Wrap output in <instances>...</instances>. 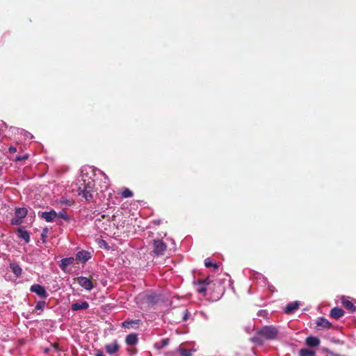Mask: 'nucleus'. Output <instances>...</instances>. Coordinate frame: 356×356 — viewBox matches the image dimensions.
<instances>
[{
	"instance_id": "f8f14e48",
	"label": "nucleus",
	"mask_w": 356,
	"mask_h": 356,
	"mask_svg": "<svg viewBox=\"0 0 356 356\" xmlns=\"http://www.w3.org/2000/svg\"><path fill=\"white\" fill-rule=\"evenodd\" d=\"M305 343L309 347H316L320 344V339L316 337H308Z\"/></svg>"
},
{
	"instance_id": "dca6fc26",
	"label": "nucleus",
	"mask_w": 356,
	"mask_h": 356,
	"mask_svg": "<svg viewBox=\"0 0 356 356\" xmlns=\"http://www.w3.org/2000/svg\"><path fill=\"white\" fill-rule=\"evenodd\" d=\"M125 341L127 344L130 346H134L138 342V337L137 335L135 334H130L127 336Z\"/></svg>"
},
{
	"instance_id": "a211bd4d",
	"label": "nucleus",
	"mask_w": 356,
	"mask_h": 356,
	"mask_svg": "<svg viewBox=\"0 0 356 356\" xmlns=\"http://www.w3.org/2000/svg\"><path fill=\"white\" fill-rule=\"evenodd\" d=\"M316 325L319 327H323L324 328H329L331 326V323L324 318H319L316 321Z\"/></svg>"
},
{
	"instance_id": "ddd939ff",
	"label": "nucleus",
	"mask_w": 356,
	"mask_h": 356,
	"mask_svg": "<svg viewBox=\"0 0 356 356\" xmlns=\"http://www.w3.org/2000/svg\"><path fill=\"white\" fill-rule=\"evenodd\" d=\"M344 315V311L339 307H334L333 308L330 312V316L331 317L339 319V318L342 317Z\"/></svg>"
},
{
	"instance_id": "7ed1b4c3",
	"label": "nucleus",
	"mask_w": 356,
	"mask_h": 356,
	"mask_svg": "<svg viewBox=\"0 0 356 356\" xmlns=\"http://www.w3.org/2000/svg\"><path fill=\"white\" fill-rule=\"evenodd\" d=\"M30 291L36 293L40 298L45 299L48 296L44 287L40 284H33L31 286Z\"/></svg>"
},
{
	"instance_id": "f704fd0d",
	"label": "nucleus",
	"mask_w": 356,
	"mask_h": 356,
	"mask_svg": "<svg viewBox=\"0 0 356 356\" xmlns=\"http://www.w3.org/2000/svg\"><path fill=\"white\" fill-rule=\"evenodd\" d=\"M108 187V181H104V185L102 186V188H104L105 189H106Z\"/></svg>"
},
{
	"instance_id": "2eb2a0df",
	"label": "nucleus",
	"mask_w": 356,
	"mask_h": 356,
	"mask_svg": "<svg viewBox=\"0 0 356 356\" xmlns=\"http://www.w3.org/2000/svg\"><path fill=\"white\" fill-rule=\"evenodd\" d=\"M74 261V257H67L61 259L60 267L62 270H65L66 268L71 265Z\"/></svg>"
},
{
	"instance_id": "6ab92c4d",
	"label": "nucleus",
	"mask_w": 356,
	"mask_h": 356,
	"mask_svg": "<svg viewBox=\"0 0 356 356\" xmlns=\"http://www.w3.org/2000/svg\"><path fill=\"white\" fill-rule=\"evenodd\" d=\"M18 236L25 241L26 243H29L30 241V236L29 233L22 229H18Z\"/></svg>"
},
{
	"instance_id": "f257e3e1",
	"label": "nucleus",
	"mask_w": 356,
	"mask_h": 356,
	"mask_svg": "<svg viewBox=\"0 0 356 356\" xmlns=\"http://www.w3.org/2000/svg\"><path fill=\"white\" fill-rule=\"evenodd\" d=\"M278 335V330L273 325H266L261 328L257 333V335L252 338L254 342L262 344L264 339L273 340Z\"/></svg>"
},
{
	"instance_id": "2f4dec72",
	"label": "nucleus",
	"mask_w": 356,
	"mask_h": 356,
	"mask_svg": "<svg viewBox=\"0 0 356 356\" xmlns=\"http://www.w3.org/2000/svg\"><path fill=\"white\" fill-rule=\"evenodd\" d=\"M203 284H204L205 286L209 285L211 283V280L209 277H207L203 280H200Z\"/></svg>"
},
{
	"instance_id": "39448f33",
	"label": "nucleus",
	"mask_w": 356,
	"mask_h": 356,
	"mask_svg": "<svg viewBox=\"0 0 356 356\" xmlns=\"http://www.w3.org/2000/svg\"><path fill=\"white\" fill-rule=\"evenodd\" d=\"M39 216L45 220L46 222H51L57 218V213L51 209L49 211H44L38 213Z\"/></svg>"
},
{
	"instance_id": "c85d7f7f",
	"label": "nucleus",
	"mask_w": 356,
	"mask_h": 356,
	"mask_svg": "<svg viewBox=\"0 0 356 356\" xmlns=\"http://www.w3.org/2000/svg\"><path fill=\"white\" fill-rule=\"evenodd\" d=\"M177 351H178L181 356H191V353L187 350L179 348L177 350Z\"/></svg>"
},
{
	"instance_id": "c9c22d12",
	"label": "nucleus",
	"mask_w": 356,
	"mask_h": 356,
	"mask_svg": "<svg viewBox=\"0 0 356 356\" xmlns=\"http://www.w3.org/2000/svg\"><path fill=\"white\" fill-rule=\"evenodd\" d=\"M95 356H104V355L102 352L99 351L96 353Z\"/></svg>"
},
{
	"instance_id": "4be33fe9",
	"label": "nucleus",
	"mask_w": 356,
	"mask_h": 356,
	"mask_svg": "<svg viewBox=\"0 0 356 356\" xmlns=\"http://www.w3.org/2000/svg\"><path fill=\"white\" fill-rule=\"evenodd\" d=\"M83 189H87L89 191H94V187H95V181L94 180L88 181L87 183H86V180L83 181Z\"/></svg>"
},
{
	"instance_id": "5701e85b",
	"label": "nucleus",
	"mask_w": 356,
	"mask_h": 356,
	"mask_svg": "<svg viewBox=\"0 0 356 356\" xmlns=\"http://www.w3.org/2000/svg\"><path fill=\"white\" fill-rule=\"evenodd\" d=\"M121 195L123 197L128 198L133 196V193L129 188H124L122 191Z\"/></svg>"
},
{
	"instance_id": "aec40b11",
	"label": "nucleus",
	"mask_w": 356,
	"mask_h": 356,
	"mask_svg": "<svg viewBox=\"0 0 356 356\" xmlns=\"http://www.w3.org/2000/svg\"><path fill=\"white\" fill-rule=\"evenodd\" d=\"M169 344V339L165 338L161 340L160 342L156 343L154 344L155 348L157 349H161L164 347L167 346Z\"/></svg>"
},
{
	"instance_id": "bb28decb",
	"label": "nucleus",
	"mask_w": 356,
	"mask_h": 356,
	"mask_svg": "<svg viewBox=\"0 0 356 356\" xmlns=\"http://www.w3.org/2000/svg\"><path fill=\"white\" fill-rule=\"evenodd\" d=\"M198 282H199L200 286L197 289V291L200 293L204 294L207 291L206 286L200 280L198 281Z\"/></svg>"
},
{
	"instance_id": "0eeeda50",
	"label": "nucleus",
	"mask_w": 356,
	"mask_h": 356,
	"mask_svg": "<svg viewBox=\"0 0 356 356\" xmlns=\"http://www.w3.org/2000/svg\"><path fill=\"white\" fill-rule=\"evenodd\" d=\"M120 346L117 341H113L111 343L105 345V350L110 355H113L118 352Z\"/></svg>"
},
{
	"instance_id": "9b49d317",
	"label": "nucleus",
	"mask_w": 356,
	"mask_h": 356,
	"mask_svg": "<svg viewBox=\"0 0 356 356\" xmlns=\"http://www.w3.org/2000/svg\"><path fill=\"white\" fill-rule=\"evenodd\" d=\"M88 307H89V304L86 301H82L81 302H75V303H73L71 306V309L73 311L86 309Z\"/></svg>"
},
{
	"instance_id": "4c0bfd02",
	"label": "nucleus",
	"mask_w": 356,
	"mask_h": 356,
	"mask_svg": "<svg viewBox=\"0 0 356 356\" xmlns=\"http://www.w3.org/2000/svg\"><path fill=\"white\" fill-rule=\"evenodd\" d=\"M28 156H29L28 154H25L24 156H22V158H23V160H25L28 158Z\"/></svg>"
},
{
	"instance_id": "e433bc0d",
	"label": "nucleus",
	"mask_w": 356,
	"mask_h": 356,
	"mask_svg": "<svg viewBox=\"0 0 356 356\" xmlns=\"http://www.w3.org/2000/svg\"><path fill=\"white\" fill-rule=\"evenodd\" d=\"M26 136L29 137L30 138H33V136L30 133H27V132L26 133Z\"/></svg>"
},
{
	"instance_id": "1a4fd4ad",
	"label": "nucleus",
	"mask_w": 356,
	"mask_h": 356,
	"mask_svg": "<svg viewBox=\"0 0 356 356\" xmlns=\"http://www.w3.org/2000/svg\"><path fill=\"white\" fill-rule=\"evenodd\" d=\"M90 257H91L90 252L86 251V250H82V251H79L76 254V259L82 263H86L90 259Z\"/></svg>"
},
{
	"instance_id": "6e6552de",
	"label": "nucleus",
	"mask_w": 356,
	"mask_h": 356,
	"mask_svg": "<svg viewBox=\"0 0 356 356\" xmlns=\"http://www.w3.org/2000/svg\"><path fill=\"white\" fill-rule=\"evenodd\" d=\"M94 191L83 189L81 186L79 188V195H82L87 202H92L93 200Z\"/></svg>"
},
{
	"instance_id": "a878e982",
	"label": "nucleus",
	"mask_w": 356,
	"mask_h": 356,
	"mask_svg": "<svg viewBox=\"0 0 356 356\" xmlns=\"http://www.w3.org/2000/svg\"><path fill=\"white\" fill-rule=\"evenodd\" d=\"M46 306L44 301H38L35 305V309L42 311Z\"/></svg>"
},
{
	"instance_id": "473e14b6",
	"label": "nucleus",
	"mask_w": 356,
	"mask_h": 356,
	"mask_svg": "<svg viewBox=\"0 0 356 356\" xmlns=\"http://www.w3.org/2000/svg\"><path fill=\"white\" fill-rule=\"evenodd\" d=\"M16 151H17L16 147H12V146L9 147V152H10L14 153Z\"/></svg>"
},
{
	"instance_id": "393cba45",
	"label": "nucleus",
	"mask_w": 356,
	"mask_h": 356,
	"mask_svg": "<svg viewBox=\"0 0 356 356\" xmlns=\"http://www.w3.org/2000/svg\"><path fill=\"white\" fill-rule=\"evenodd\" d=\"M204 265L207 266V267H211V266H213L214 268H218V266L217 264H213L211 260L210 259L207 258L204 260Z\"/></svg>"
},
{
	"instance_id": "9d476101",
	"label": "nucleus",
	"mask_w": 356,
	"mask_h": 356,
	"mask_svg": "<svg viewBox=\"0 0 356 356\" xmlns=\"http://www.w3.org/2000/svg\"><path fill=\"white\" fill-rule=\"evenodd\" d=\"M300 306L299 301H294L292 302H289L286 305L284 312L287 314H292L294 311L297 310Z\"/></svg>"
},
{
	"instance_id": "7c9ffc66",
	"label": "nucleus",
	"mask_w": 356,
	"mask_h": 356,
	"mask_svg": "<svg viewBox=\"0 0 356 356\" xmlns=\"http://www.w3.org/2000/svg\"><path fill=\"white\" fill-rule=\"evenodd\" d=\"M139 321H124L122 323V327H126V328H129L130 327V325L133 323H138Z\"/></svg>"
},
{
	"instance_id": "c756f323",
	"label": "nucleus",
	"mask_w": 356,
	"mask_h": 356,
	"mask_svg": "<svg viewBox=\"0 0 356 356\" xmlns=\"http://www.w3.org/2000/svg\"><path fill=\"white\" fill-rule=\"evenodd\" d=\"M57 218H62L66 221L69 220V218L65 212L57 213Z\"/></svg>"
},
{
	"instance_id": "cd10ccee",
	"label": "nucleus",
	"mask_w": 356,
	"mask_h": 356,
	"mask_svg": "<svg viewBox=\"0 0 356 356\" xmlns=\"http://www.w3.org/2000/svg\"><path fill=\"white\" fill-rule=\"evenodd\" d=\"M59 202L60 204H65V205H67V206H70L72 204V201L70 200H67L65 197H61L60 200H59Z\"/></svg>"
},
{
	"instance_id": "20e7f679",
	"label": "nucleus",
	"mask_w": 356,
	"mask_h": 356,
	"mask_svg": "<svg viewBox=\"0 0 356 356\" xmlns=\"http://www.w3.org/2000/svg\"><path fill=\"white\" fill-rule=\"evenodd\" d=\"M27 214V211L24 208H18L15 211V217L12 219L11 222L13 225H19Z\"/></svg>"
},
{
	"instance_id": "412c9836",
	"label": "nucleus",
	"mask_w": 356,
	"mask_h": 356,
	"mask_svg": "<svg viewBox=\"0 0 356 356\" xmlns=\"http://www.w3.org/2000/svg\"><path fill=\"white\" fill-rule=\"evenodd\" d=\"M315 351L307 348L301 349L300 351V356H315Z\"/></svg>"
},
{
	"instance_id": "72a5a7b5",
	"label": "nucleus",
	"mask_w": 356,
	"mask_h": 356,
	"mask_svg": "<svg viewBox=\"0 0 356 356\" xmlns=\"http://www.w3.org/2000/svg\"><path fill=\"white\" fill-rule=\"evenodd\" d=\"M22 160H23V158H22L21 156H17L15 158V161H22Z\"/></svg>"
},
{
	"instance_id": "b1692460",
	"label": "nucleus",
	"mask_w": 356,
	"mask_h": 356,
	"mask_svg": "<svg viewBox=\"0 0 356 356\" xmlns=\"http://www.w3.org/2000/svg\"><path fill=\"white\" fill-rule=\"evenodd\" d=\"M11 268L14 274L19 276L22 273V268L18 265H11Z\"/></svg>"
},
{
	"instance_id": "f03ea898",
	"label": "nucleus",
	"mask_w": 356,
	"mask_h": 356,
	"mask_svg": "<svg viewBox=\"0 0 356 356\" xmlns=\"http://www.w3.org/2000/svg\"><path fill=\"white\" fill-rule=\"evenodd\" d=\"M153 252L156 255H162L166 250V245L161 240H154L153 243Z\"/></svg>"
},
{
	"instance_id": "4468645a",
	"label": "nucleus",
	"mask_w": 356,
	"mask_h": 356,
	"mask_svg": "<svg viewBox=\"0 0 356 356\" xmlns=\"http://www.w3.org/2000/svg\"><path fill=\"white\" fill-rule=\"evenodd\" d=\"M250 277L253 280H261V282H262L264 284H266V282H267V279L264 277L263 275H261V273H259L256 271H254V270H250Z\"/></svg>"
},
{
	"instance_id": "423d86ee",
	"label": "nucleus",
	"mask_w": 356,
	"mask_h": 356,
	"mask_svg": "<svg viewBox=\"0 0 356 356\" xmlns=\"http://www.w3.org/2000/svg\"><path fill=\"white\" fill-rule=\"evenodd\" d=\"M77 282L81 287H83L87 291H91L94 287L92 282L86 277H79L77 278Z\"/></svg>"
},
{
	"instance_id": "58836bf2",
	"label": "nucleus",
	"mask_w": 356,
	"mask_h": 356,
	"mask_svg": "<svg viewBox=\"0 0 356 356\" xmlns=\"http://www.w3.org/2000/svg\"><path fill=\"white\" fill-rule=\"evenodd\" d=\"M186 312H187V311L186 310V311H185V316H184V321H186Z\"/></svg>"
},
{
	"instance_id": "f3484780",
	"label": "nucleus",
	"mask_w": 356,
	"mask_h": 356,
	"mask_svg": "<svg viewBox=\"0 0 356 356\" xmlns=\"http://www.w3.org/2000/svg\"><path fill=\"white\" fill-rule=\"evenodd\" d=\"M342 304L347 309L351 312H354L356 309V307L354 306L353 302H351L350 300H347L344 297H343L342 298Z\"/></svg>"
}]
</instances>
